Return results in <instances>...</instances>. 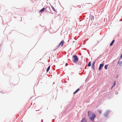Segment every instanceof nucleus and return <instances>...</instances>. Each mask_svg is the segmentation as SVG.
I'll use <instances>...</instances> for the list:
<instances>
[{"instance_id":"nucleus-1","label":"nucleus","mask_w":122,"mask_h":122,"mask_svg":"<svg viewBox=\"0 0 122 122\" xmlns=\"http://www.w3.org/2000/svg\"><path fill=\"white\" fill-rule=\"evenodd\" d=\"M88 116L91 121H94V119L96 117V115L94 113L91 111H88Z\"/></svg>"},{"instance_id":"nucleus-2","label":"nucleus","mask_w":122,"mask_h":122,"mask_svg":"<svg viewBox=\"0 0 122 122\" xmlns=\"http://www.w3.org/2000/svg\"><path fill=\"white\" fill-rule=\"evenodd\" d=\"M73 56L74 59V60L73 61L74 62H76L78 60V58L76 56Z\"/></svg>"},{"instance_id":"nucleus-3","label":"nucleus","mask_w":122,"mask_h":122,"mask_svg":"<svg viewBox=\"0 0 122 122\" xmlns=\"http://www.w3.org/2000/svg\"><path fill=\"white\" fill-rule=\"evenodd\" d=\"M64 41L63 40L59 44V45L58 46H62L64 43Z\"/></svg>"},{"instance_id":"nucleus-4","label":"nucleus","mask_w":122,"mask_h":122,"mask_svg":"<svg viewBox=\"0 0 122 122\" xmlns=\"http://www.w3.org/2000/svg\"><path fill=\"white\" fill-rule=\"evenodd\" d=\"M104 65V64L103 63H102V64H100V65L99 67V70H100L102 68V67H103Z\"/></svg>"},{"instance_id":"nucleus-5","label":"nucleus","mask_w":122,"mask_h":122,"mask_svg":"<svg viewBox=\"0 0 122 122\" xmlns=\"http://www.w3.org/2000/svg\"><path fill=\"white\" fill-rule=\"evenodd\" d=\"M81 122H86V120L85 118H83L81 121Z\"/></svg>"},{"instance_id":"nucleus-6","label":"nucleus","mask_w":122,"mask_h":122,"mask_svg":"<svg viewBox=\"0 0 122 122\" xmlns=\"http://www.w3.org/2000/svg\"><path fill=\"white\" fill-rule=\"evenodd\" d=\"M45 8H43L40 11V12H42L45 10Z\"/></svg>"},{"instance_id":"nucleus-7","label":"nucleus","mask_w":122,"mask_h":122,"mask_svg":"<svg viewBox=\"0 0 122 122\" xmlns=\"http://www.w3.org/2000/svg\"><path fill=\"white\" fill-rule=\"evenodd\" d=\"M114 41H115V40H113L112 41V42L111 43V44L110 45V46H112V45L113 44V43L114 42Z\"/></svg>"},{"instance_id":"nucleus-8","label":"nucleus","mask_w":122,"mask_h":122,"mask_svg":"<svg viewBox=\"0 0 122 122\" xmlns=\"http://www.w3.org/2000/svg\"><path fill=\"white\" fill-rule=\"evenodd\" d=\"M108 112H106L104 113V116L106 117H107L108 116Z\"/></svg>"},{"instance_id":"nucleus-9","label":"nucleus","mask_w":122,"mask_h":122,"mask_svg":"<svg viewBox=\"0 0 122 122\" xmlns=\"http://www.w3.org/2000/svg\"><path fill=\"white\" fill-rule=\"evenodd\" d=\"M51 7L52 8V9L53 11H56V10H55V9L51 5Z\"/></svg>"},{"instance_id":"nucleus-10","label":"nucleus","mask_w":122,"mask_h":122,"mask_svg":"<svg viewBox=\"0 0 122 122\" xmlns=\"http://www.w3.org/2000/svg\"><path fill=\"white\" fill-rule=\"evenodd\" d=\"M95 66L94 65H92V68L94 70H95Z\"/></svg>"},{"instance_id":"nucleus-11","label":"nucleus","mask_w":122,"mask_h":122,"mask_svg":"<svg viewBox=\"0 0 122 122\" xmlns=\"http://www.w3.org/2000/svg\"><path fill=\"white\" fill-rule=\"evenodd\" d=\"M50 66H49L48 67V68H47V69L46 70V71H47V72H48V71L50 69Z\"/></svg>"},{"instance_id":"nucleus-12","label":"nucleus","mask_w":122,"mask_h":122,"mask_svg":"<svg viewBox=\"0 0 122 122\" xmlns=\"http://www.w3.org/2000/svg\"><path fill=\"white\" fill-rule=\"evenodd\" d=\"M88 65L89 66H90L91 65V62L90 61L88 63Z\"/></svg>"},{"instance_id":"nucleus-13","label":"nucleus","mask_w":122,"mask_h":122,"mask_svg":"<svg viewBox=\"0 0 122 122\" xmlns=\"http://www.w3.org/2000/svg\"><path fill=\"white\" fill-rule=\"evenodd\" d=\"M108 65H106L104 67L106 69H107V67L108 66Z\"/></svg>"},{"instance_id":"nucleus-14","label":"nucleus","mask_w":122,"mask_h":122,"mask_svg":"<svg viewBox=\"0 0 122 122\" xmlns=\"http://www.w3.org/2000/svg\"><path fill=\"white\" fill-rule=\"evenodd\" d=\"M91 18V20H92V19H94V16H92L90 17Z\"/></svg>"},{"instance_id":"nucleus-15","label":"nucleus","mask_w":122,"mask_h":122,"mask_svg":"<svg viewBox=\"0 0 122 122\" xmlns=\"http://www.w3.org/2000/svg\"><path fill=\"white\" fill-rule=\"evenodd\" d=\"M121 62H119V61L118 62V63L120 65H121Z\"/></svg>"},{"instance_id":"nucleus-16","label":"nucleus","mask_w":122,"mask_h":122,"mask_svg":"<svg viewBox=\"0 0 122 122\" xmlns=\"http://www.w3.org/2000/svg\"><path fill=\"white\" fill-rule=\"evenodd\" d=\"M99 112L100 114H101L102 113V111L101 110H99Z\"/></svg>"},{"instance_id":"nucleus-17","label":"nucleus","mask_w":122,"mask_h":122,"mask_svg":"<svg viewBox=\"0 0 122 122\" xmlns=\"http://www.w3.org/2000/svg\"><path fill=\"white\" fill-rule=\"evenodd\" d=\"M115 83H116V82H115V81L114 82V84H113V86H115V84H116Z\"/></svg>"},{"instance_id":"nucleus-18","label":"nucleus","mask_w":122,"mask_h":122,"mask_svg":"<svg viewBox=\"0 0 122 122\" xmlns=\"http://www.w3.org/2000/svg\"><path fill=\"white\" fill-rule=\"evenodd\" d=\"M79 90V89H77V90L76 91L77 92H78Z\"/></svg>"},{"instance_id":"nucleus-19","label":"nucleus","mask_w":122,"mask_h":122,"mask_svg":"<svg viewBox=\"0 0 122 122\" xmlns=\"http://www.w3.org/2000/svg\"><path fill=\"white\" fill-rule=\"evenodd\" d=\"M77 92L76 91L75 92H74V93H73V94H75L76 93V92Z\"/></svg>"},{"instance_id":"nucleus-20","label":"nucleus","mask_w":122,"mask_h":122,"mask_svg":"<svg viewBox=\"0 0 122 122\" xmlns=\"http://www.w3.org/2000/svg\"><path fill=\"white\" fill-rule=\"evenodd\" d=\"M95 61L93 62L92 63V65H94V64H95Z\"/></svg>"},{"instance_id":"nucleus-21","label":"nucleus","mask_w":122,"mask_h":122,"mask_svg":"<svg viewBox=\"0 0 122 122\" xmlns=\"http://www.w3.org/2000/svg\"><path fill=\"white\" fill-rule=\"evenodd\" d=\"M47 8H48L49 9H50V7H47L46 9Z\"/></svg>"},{"instance_id":"nucleus-22","label":"nucleus","mask_w":122,"mask_h":122,"mask_svg":"<svg viewBox=\"0 0 122 122\" xmlns=\"http://www.w3.org/2000/svg\"><path fill=\"white\" fill-rule=\"evenodd\" d=\"M120 57H121V58H122V54L121 55V56Z\"/></svg>"},{"instance_id":"nucleus-23","label":"nucleus","mask_w":122,"mask_h":122,"mask_svg":"<svg viewBox=\"0 0 122 122\" xmlns=\"http://www.w3.org/2000/svg\"><path fill=\"white\" fill-rule=\"evenodd\" d=\"M68 64L67 63L66 64V66H67L68 65Z\"/></svg>"},{"instance_id":"nucleus-24","label":"nucleus","mask_w":122,"mask_h":122,"mask_svg":"<svg viewBox=\"0 0 122 122\" xmlns=\"http://www.w3.org/2000/svg\"><path fill=\"white\" fill-rule=\"evenodd\" d=\"M51 10L50 9V11H47L50 12H51Z\"/></svg>"}]
</instances>
